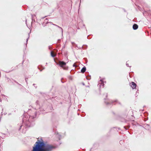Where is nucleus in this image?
<instances>
[{"label":"nucleus","mask_w":151,"mask_h":151,"mask_svg":"<svg viewBox=\"0 0 151 151\" xmlns=\"http://www.w3.org/2000/svg\"><path fill=\"white\" fill-rule=\"evenodd\" d=\"M28 40V39H27V41Z\"/></svg>","instance_id":"obj_9"},{"label":"nucleus","mask_w":151,"mask_h":151,"mask_svg":"<svg viewBox=\"0 0 151 151\" xmlns=\"http://www.w3.org/2000/svg\"><path fill=\"white\" fill-rule=\"evenodd\" d=\"M58 27H59V28H60L61 30H62V32H63V29L60 27H59V26H58Z\"/></svg>","instance_id":"obj_7"},{"label":"nucleus","mask_w":151,"mask_h":151,"mask_svg":"<svg viewBox=\"0 0 151 151\" xmlns=\"http://www.w3.org/2000/svg\"><path fill=\"white\" fill-rule=\"evenodd\" d=\"M136 84L134 82H132V85L131 86V87H132L133 89H134L136 88Z\"/></svg>","instance_id":"obj_3"},{"label":"nucleus","mask_w":151,"mask_h":151,"mask_svg":"<svg viewBox=\"0 0 151 151\" xmlns=\"http://www.w3.org/2000/svg\"><path fill=\"white\" fill-rule=\"evenodd\" d=\"M86 68L85 67H83L81 70V72L82 73H84L86 71Z\"/></svg>","instance_id":"obj_5"},{"label":"nucleus","mask_w":151,"mask_h":151,"mask_svg":"<svg viewBox=\"0 0 151 151\" xmlns=\"http://www.w3.org/2000/svg\"><path fill=\"white\" fill-rule=\"evenodd\" d=\"M138 28V26L137 24H134L133 25V28L134 29L136 30Z\"/></svg>","instance_id":"obj_4"},{"label":"nucleus","mask_w":151,"mask_h":151,"mask_svg":"<svg viewBox=\"0 0 151 151\" xmlns=\"http://www.w3.org/2000/svg\"><path fill=\"white\" fill-rule=\"evenodd\" d=\"M51 55L52 57H54L55 56V55L54 54V53L52 52H51Z\"/></svg>","instance_id":"obj_6"},{"label":"nucleus","mask_w":151,"mask_h":151,"mask_svg":"<svg viewBox=\"0 0 151 151\" xmlns=\"http://www.w3.org/2000/svg\"><path fill=\"white\" fill-rule=\"evenodd\" d=\"M59 64L60 66L62 67L64 69H67V68L65 67L66 63L60 61L59 62Z\"/></svg>","instance_id":"obj_2"},{"label":"nucleus","mask_w":151,"mask_h":151,"mask_svg":"<svg viewBox=\"0 0 151 151\" xmlns=\"http://www.w3.org/2000/svg\"><path fill=\"white\" fill-rule=\"evenodd\" d=\"M53 147L45 143L42 140H38L35 143V146L33 147L32 151H51Z\"/></svg>","instance_id":"obj_1"},{"label":"nucleus","mask_w":151,"mask_h":151,"mask_svg":"<svg viewBox=\"0 0 151 151\" xmlns=\"http://www.w3.org/2000/svg\"><path fill=\"white\" fill-rule=\"evenodd\" d=\"M126 65L127 66H129V65L128 64H127V63H126Z\"/></svg>","instance_id":"obj_8"}]
</instances>
